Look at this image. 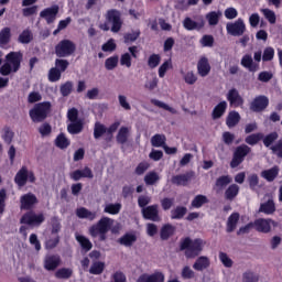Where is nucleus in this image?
I'll list each match as a JSON object with an SVG mask.
<instances>
[{
	"mask_svg": "<svg viewBox=\"0 0 282 282\" xmlns=\"http://www.w3.org/2000/svg\"><path fill=\"white\" fill-rule=\"evenodd\" d=\"M21 63H23V53L21 51L10 52L6 55L4 63L0 67L1 76L17 74L21 69Z\"/></svg>",
	"mask_w": 282,
	"mask_h": 282,
	"instance_id": "nucleus-1",
	"label": "nucleus"
},
{
	"mask_svg": "<svg viewBox=\"0 0 282 282\" xmlns=\"http://www.w3.org/2000/svg\"><path fill=\"white\" fill-rule=\"evenodd\" d=\"M204 246H206L204 239L196 238L193 240L189 237H186L181 240L180 250H185L186 259H195L202 254Z\"/></svg>",
	"mask_w": 282,
	"mask_h": 282,
	"instance_id": "nucleus-2",
	"label": "nucleus"
},
{
	"mask_svg": "<svg viewBox=\"0 0 282 282\" xmlns=\"http://www.w3.org/2000/svg\"><path fill=\"white\" fill-rule=\"evenodd\" d=\"M52 109V104L50 101H43L36 104L30 111L29 116L33 122H43L47 118V113Z\"/></svg>",
	"mask_w": 282,
	"mask_h": 282,
	"instance_id": "nucleus-3",
	"label": "nucleus"
},
{
	"mask_svg": "<svg viewBox=\"0 0 282 282\" xmlns=\"http://www.w3.org/2000/svg\"><path fill=\"white\" fill-rule=\"evenodd\" d=\"M106 21L110 23V31L118 34L122 30V13L117 9H110L106 12Z\"/></svg>",
	"mask_w": 282,
	"mask_h": 282,
	"instance_id": "nucleus-4",
	"label": "nucleus"
},
{
	"mask_svg": "<svg viewBox=\"0 0 282 282\" xmlns=\"http://www.w3.org/2000/svg\"><path fill=\"white\" fill-rule=\"evenodd\" d=\"M111 226H113V219L109 217H101L97 224L90 226L88 232L90 237H98L99 232H109L111 230Z\"/></svg>",
	"mask_w": 282,
	"mask_h": 282,
	"instance_id": "nucleus-5",
	"label": "nucleus"
},
{
	"mask_svg": "<svg viewBox=\"0 0 282 282\" xmlns=\"http://www.w3.org/2000/svg\"><path fill=\"white\" fill-rule=\"evenodd\" d=\"M76 52V44L72 42V40H62L55 46V54L58 58H67V56H72Z\"/></svg>",
	"mask_w": 282,
	"mask_h": 282,
	"instance_id": "nucleus-6",
	"label": "nucleus"
},
{
	"mask_svg": "<svg viewBox=\"0 0 282 282\" xmlns=\"http://www.w3.org/2000/svg\"><path fill=\"white\" fill-rule=\"evenodd\" d=\"M28 180L31 184H34L36 176H34V172L28 170V166H22L15 174L14 182L20 188H23L28 184Z\"/></svg>",
	"mask_w": 282,
	"mask_h": 282,
	"instance_id": "nucleus-7",
	"label": "nucleus"
},
{
	"mask_svg": "<svg viewBox=\"0 0 282 282\" xmlns=\"http://www.w3.org/2000/svg\"><path fill=\"white\" fill-rule=\"evenodd\" d=\"M252 151V149L246 144H241L236 148L234 152L232 160L230 162V167L231 169H237L243 160H246V156Z\"/></svg>",
	"mask_w": 282,
	"mask_h": 282,
	"instance_id": "nucleus-8",
	"label": "nucleus"
},
{
	"mask_svg": "<svg viewBox=\"0 0 282 282\" xmlns=\"http://www.w3.org/2000/svg\"><path fill=\"white\" fill-rule=\"evenodd\" d=\"M254 230L258 232H263L264 235H268V232L272 231L273 228H276L279 226V223L272 220L271 218H258L253 221Z\"/></svg>",
	"mask_w": 282,
	"mask_h": 282,
	"instance_id": "nucleus-9",
	"label": "nucleus"
},
{
	"mask_svg": "<svg viewBox=\"0 0 282 282\" xmlns=\"http://www.w3.org/2000/svg\"><path fill=\"white\" fill-rule=\"evenodd\" d=\"M227 34L230 36H243L246 34V23L243 19H238L235 22H228L226 24Z\"/></svg>",
	"mask_w": 282,
	"mask_h": 282,
	"instance_id": "nucleus-10",
	"label": "nucleus"
},
{
	"mask_svg": "<svg viewBox=\"0 0 282 282\" xmlns=\"http://www.w3.org/2000/svg\"><path fill=\"white\" fill-rule=\"evenodd\" d=\"M141 215L148 221H162V217H160V205L158 204L149 205L141 209Z\"/></svg>",
	"mask_w": 282,
	"mask_h": 282,
	"instance_id": "nucleus-11",
	"label": "nucleus"
},
{
	"mask_svg": "<svg viewBox=\"0 0 282 282\" xmlns=\"http://www.w3.org/2000/svg\"><path fill=\"white\" fill-rule=\"evenodd\" d=\"M43 221H45V215L29 212L22 216L20 224H26L28 226H41Z\"/></svg>",
	"mask_w": 282,
	"mask_h": 282,
	"instance_id": "nucleus-12",
	"label": "nucleus"
},
{
	"mask_svg": "<svg viewBox=\"0 0 282 282\" xmlns=\"http://www.w3.org/2000/svg\"><path fill=\"white\" fill-rule=\"evenodd\" d=\"M270 105V99L265 95L257 96L250 104V110L254 113H261V111H265L268 106Z\"/></svg>",
	"mask_w": 282,
	"mask_h": 282,
	"instance_id": "nucleus-13",
	"label": "nucleus"
},
{
	"mask_svg": "<svg viewBox=\"0 0 282 282\" xmlns=\"http://www.w3.org/2000/svg\"><path fill=\"white\" fill-rule=\"evenodd\" d=\"M39 204V198L32 193L24 194L20 197V210H32Z\"/></svg>",
	"mask_w": 282,
	"mask_h": 282,
	"instance_id": "nucleus-14",
	"label": "nucleus"
},
{
	"mask_svg": "<svg viewBox=\"0 0 282 282\" xmlns=\"http://www.w3.org/2000/svg\"><path fill=\"white\" fill-rule=\"evenodd\" d=\"M58 6L55 4L53 7L46 8L40 12L41 19H45L46 23L51 25V23H54L56 21V17H58Z\"/></svg>",
	"mask_w": 282,
	"mask_h": 282,
	"instance_id": "nucleus-15",
	"label": "nucleus"
},
{
	"mask_svg": "<svg viewBox=\"0 0 282 282\" xmlns=\"http://www.w3.org/2000/svg\"><path fill=\"white\" fill-rule=\"evenodd\" d=\"M194 177L195 172H187L185 174L174 175L172 177V184H175V186H188Z\"/></svg>",
	"mask_w": 282,
	"mask_h": 282,
	"instance_id": "nucleus-16",
	"label": "nucleus"
},
{
	"mask_svg": "<svg viewBox=\"0 0 282 282\" xmlns=\"http://www.w3.org/2000/svg\"><path fill=\"white\" fill-rule=\"evenodd\" d=\"M204 18H199L197 21H195L187 17L183 20V28H185L188 32H193V30L199 32V30L204 29Z\"/></svg>",
	"mask_w": 282,
	"mask_h": 282,
	"instance_id": "nucleus-17",
	"label": "nucleus"
},
{
	"mask_svg": "<svg viewBox=\"0 0 282 282\" xmlns=\"http://www.w3.org/2000/svg\"><path fill=\"white\" fill-rule=\"evenodd\" d=\"M70 180L78 182L86 177L88 180H94V172L89 167H84L83 170H75L69 174Z\"/></svg>",
	"mask_w": 282,
	"mask_h": 282,
	"instance_id": "nucleus-18",
	"label": "nucleus"
},
{
	"mask_svg": "<svg viewBox=\"0 0 282 282\" xmlns=\"http://www.w3.org/2000/svg\"><path fill=\"white\" fill-rule=\"evenodd\" d=\"M165 276L161 271H155L154 273H143L141 274L137 282H164Z\"/></svg>",
	"mask_w": 282,
	"mask_h": 282,
	"instance_id": "nucleus-19",
	"label": "nucleus"
},
{
	"mask_svg": "<svg viewBox=\"0 0 282 282\" xmlns=\"http://www.w3.org/2000/svg\"><path fill=\"white\" fill-rule=\"evenodd\" d=\"M61 265V256L58 254H48L44 258V268L52 272Z\"/></svg>",
	"mask_w": 282,
	"mask_h": 282,
	"instance_id": "nucleus-20",
	"label": "nucleus"
},
{
	"mask_svg": "<svg viewBox=\"0 0 282 282\" xmlns=\"http://www.w3.org/2000/svg\"><path fill=\"white\" fill-rule=\"evenodd\" d=\"M227 100L229 101L231 107H241L243 105V97L239 95V90L232 88L227 94Z\"/></svg>",
	"mask_w": 282,
	"mask_h": 282,
	"instance_id": "nucleus-21",
	"label": "nucleus"
},
{
	"mask_svg": "<svg viewBox=\"0 0 282 282\" xmlns=\"http://www.w3.org/2000/svg\"><path fill=\"white\" fill-rule=\"evenodd\" d=\"M193 268L197 272H204V270H208V268H210V258L206 256L198 257L194 262Z\"/></svg>",
	"mask_w": 282,
	"mask_h": 282,
	"instance_id": "nucleus-22",
	"label": "nucleus"
},
{
	"mask_svg": "<svg viewBox=\"0 0 282 282\" xmlns=\"http://www.w3.org/2000/svg\"><path fill=\"white\" fill-rule=\"evenodd\" d=\"M240 65L250 72H259V66L254 63V59H252V55L250 54L242 56Z\"/></svg>",
	"mask_w": 282,
	"mask_h": 282,
	"instance_id": "nucleus-23",
	"label": "nucleus"
},
{
	"mask_svg": "<svg viewBox=\"0 0 282 282\" xmlns=\"http://www.w3.org/2000/svg\"><path fill=\"white\" fill-rule=\"evenodd\" d=\"M259 213H263L264 215H274V213H276L274 199L269 198L267 202L262 203L260 205Z\"/></svg>",
	"mask_w": 282,
	"mask_h": 282,
	"instance_id": "nucleus-24",
	"label": "nucleus"
},
{
	"mask_svg": "<svg viewBox=\"0 0 282 282\" xmlns=\"http://www.w3.org/2000/svg\"><path fill=\"white\" fill-rule=\"evenodd\" d=\"M197 72L199 76H202V78H205V76H208L210 74V63H208V59L206 57H202L198 61Z\"/></svg>",
	"mask_w": 282,
	"mask_h": 282,
	"instance_id": "nucleus-25",
	"label": "nucleus"
},
{
	"mask_svg": "<svg viewBox=\"0 0 282 282\" xmlns=\"http://www.w3.org/2000/svg\"><path fill=\"white\" fill-rule=\"evenodd\" d=\"M76 216L79 219H88V221H94V219H96L97 214L96 212H90L89 209L85 208V207H80L76 209Z\"/></svg>",
	"mask_w": 282,
	"mask_h": 282,
	"instance_id": "nucleus-26",
	"label": "nucleus"
},
{
	"mask_svg": "<svg viewBox=\"0 0 282 282\" xmlns=\"http://www.w3.org/2000/svg\"><path fill=\"white\" fill-rule=\"evenodd\" d=\"M279 166L274 165L269 170L262 171L261 177H263V180H267V182H274L276 177H279Z\"/></svg>",
	"mask_w": 282,
	"mask_h": 282,
	"instance_id": "nucleus-27",
	"label": "nucleus"
},
{
	"mask_svg": "<svg viewBox=\"0 0 282 282\" xmlns=\"http://www.w3.org/2000/svg\"><path fill=\"white\" fill-rule=\"evenodd\" d=\"M226 109H228V104L226 101H220L212 112L213 120H219V118L226 113Z\"/></svg>",
	"mask_w": 282,
	"mask_h": 282,
	"instance_id": "nucleus-28",
	"label": "nucleus"
},
{
	"mask_svg": "<svg viewBox=\"0 0 282 282\" xmlns=\"http://www.w3.org/2000/svg\"><path fill=\"white\" fill-rule=\"evenodd\" d=\"M239 213H232L227 219V232H235L237 224H239Z\"/></svg>",
	"mask_w": 282,
	"mask_h": 282,
	"instance_id": "nucleus-29",
	"label": "nucleus"
},
{
	"mask_svg": "<svg viewBox=\"0 0 282 282\" xmlns=\"http://www.w3.org/2000/svg\"><path fill=\"white\" fill-rule=\"evenodd\" d=\"M166 144V135L165 134H154L151 138V145L155 149H164Z\"/></svg>",
	"mask_w": 282,
	"mask_h": 282,
	"instance_id": "nucleus-30",
	"label": "nucleus"
},
{
	"mask_svg": "<svg viewBox=\"0 0 282 282\" xmlns=\"http://www.w3.org/2000/svg\"><path fill=\"white\" fill-rule=\"evenodd\" d=\"M237 195H239V185L231 184L228 186V188L225 191V199L228 202H232Z\"/></svg>",
	"mask_w": 282,
	"mask_h": 282,
	"instance_id": "nucleus-31",
	"label": "nucleus"
},
{
	"mask_svg": "<svg viewBox=\"0 0 282 282\" xmlns=\"http://www.w3.org/2000/svg\"><path fill=\"white\" fill-rule=\"evenodd\" d=\"M221 11H210L206 14L205 19L208 21V25L215 26L218 25L219 20L221 19Z\"/></svg>",
	"mask_w": 282,
	"mask_h": 282,
	"instance_id": "nucleus-32",
	"label": "nucleus"
},
{
	"mask_svg": "<svg viewBox=\"0 0 282 282\" xmlns=\"http://www.w3.org/2000/svg\"><path fill=\"white\" fill-rule=\"evenodd\" d=\"M239 120H241V116L237 111H231L227 116L226 124L229 129H232V127H237L239 124Z\"/></svg>",
	"mask_w": 282,
	"mask_h": 282,
	"instance_id": "nucleus-33",
	"label": "nucleus"
},
{
	"mask_svg": "<svg viewBox=\"0 0 282 282\" xmlns=\"http://www.w3.org/2000/svg\"><path fill=\"white\" fill-rule=\"evenodd\" d=\"M135 241H138V237L133 234H126L119 239V243L126 248H131Z\"/></svg>",
	"mask_w": 282,
	"mask_h": 282,
	"instance_id": "nucleus-34",
	"label": "nucleus"
},
{
	"mask_svg": "<svg viewBox=\"0 0 282 282\" xmlns=\"http://www.w3.org/2000/svg\"><path fill=\"white\" fill-rule=\"evenodd\" d=\"M173 235H175V226L166 224L161 228V239L163 241H166V239L173 237Z\"/></svg>",
	"mask_w": 282,
	"mask_h": 282,
	"instance_id": "nucleus-35",
	"label": "nucleus"
},
{
	"mask_svg": "<svg viewBox=\"0 0 282 282\" xmlns=\"http://www.w3.org/2000/svg\"><path fill=\"white\" fill-rule=\"evenodd\" d=\"M228 184H232V176L230 175H223L216 180L215 186L219 191H224Z\"/></svg>",
	"mask_w": 282,
	"mask_h": 282,
	"instance_id": "nucleus-36",
	"label": "nucleus"
},
{
	"mask_svg": "<svg viewBox=\"0 0 282 282\" xmlns=\"http://www.w3.org/2000/svg\"><path fill=\"white\" fill-rule=\"evenodd\" d=\"M75 239H76V241H78V243L80 245L83 250H85L86 252H89V250H91V248H94V245L91 243V241L88 240V238L85 236H80V235L76 234Z\"/></svg>",
	"mask_w": 282,
	"mask_h": 282,
	"instance_id": "nucleus-37",
	"label": "nucleus"
},
{
	"mask_svg": "<svg viewBox=\"0 0 282 282\" xmlns=\"http://www.w3.org/2000/svg\"><path fill=\"white\" fill-rule=\"evenodd\" d=\"M33 39H34V35L32 34V31L30 29H25L19 35L18 41L23 45H28V43H32Z\"/></svg>",
	"mask_w": 282,
	"mask_h": 282,
	"instance_id": "nucleus-38",
	"label": "nucleus"
},
{
	"mask_svg": "<svg viewBox=\"0 0 282 282\" xmlns=\"http://www.w3.org/2000/svg\"><path fill=\"white\" fill-rule=\"evenodd\" d=\"M128 140H129V128L121 127L117 133V142L118 144H127Z\"/></svg>",
	"mask_w": 282,
	"mask_h": 282,
	"instance_id": "nucleus-39",
	"label": "nucleus"
},
{
	"mask_svg": "<svg viewBox=\"0 0 282 282\" xmlns=\"http://www.w3.org/2000/svg\"><path fill=\"white\" fill-rule=\"evenodd\" d=\"M122 210V204L116 203V204H107L104 208V213H107L108 215H118Z\"/></svg>",
	"mask_w": 282,
	"mask_h": 282,
	"instance_id": "nucleus-40",
	"label": "nucleus"
},
{
	"mask_svg": "<svg viewBox=\"0 0 282 282\" xmlns=\"http://www.w3.org/2000/svg\"><path fill=\"white\" fill-rule=\"evenodd\" d=\"M188 213V209L184 206H177L171 210V219H183V217Z\"/></svg>",
	"mask_w": 282,
	"mask_h": 282,
	"instance_id": "nucleus-41",
	"label": "nucleus"
},
{
	"mask_svg": "<svg viewBox=\"0 0 282 282\" xmlns=\"http://www.w3.org/2000/svg\"><path fill=\"white\" fill-rule=\"evenodd\" d=\"M143 180H144L147 186H153V185L158 184V182L160 180V174H158V172H149L148 174H145Z\"/></svg>",
	"mask_w": 282,
	"mask_h": 282,
	"instance_id": "nucleus-42",
	"label": "nucleus"
},
{
	"mask_svg": "<svg viewBox=\"0 0 282 282\" xmlns=\"http://www.w3.org/2000/svg\"><path fill=\"white\" fill-rule=\"evenodd\" d=\"M68 133H72V135H76L83 131V121H72L67 126Z\"/></svg>",
	"mask_w": 282,
	"mask_h": 282,
	"instance_id": "nucleus-43",
	"label": "nucleus"
},
{
	"mask_svg": "<svg viewBox=\"0 0 282 282\" xmlns=\"http://www.w3.org/2000/svg\"><path fill=\"white\" fill-rule=\"evenodd\" d=\"M72 91H74V82L68 80L59 86V93L64 98H67Z\"/></svg>",
	"mask_w": 282,
	"mask_h": 282,
	"instance_id": "nucleus-44",
	"label": "nucleus"
},
{
	"mask_svg": "<svg viewBox=\"0 0 282 282\" xmlns=\"http://www.w3.org/2000/svg\"><path fill=\"white\" fill-rule=\"evenodd\" d=\"M263 140V133H253L248 137H246L245 142L246 144H249L250 147H254L256 144H259Z\"/></svg>",
	"mask_w": 282,
	"mask_h": 282,
	"instance_id": "nucleus-45",
	"label": "nucleus"
},
{
	"mask_svg": "<svg viewBox=\"0 0 282 282\" xmlns=\"http://www.w3.org/2000/svg\"><path fill=\"white\" fill-rule=\"evenodd\" d=\"M204 204H208V197L205 195H196L191 203L192 208H202Z\"/></svg>",
	"mask_w": 282,
	"mask_h": 282,
	"instance_id": "nucleus-46",
	"label": "nucleus"
},
{
	"mask_svg": "<svg viewBox=\"0 0 282 282\" xmlns=\"http://www.w3.org/2000/svg\"><path fill=\"white\" fill-rule=\"evenodd\" d=\"M10 28H3L0 31V46L3 47V45H8L10 43V37H11V33H10Z\"/></svg>",
	"mask_w": 282,
	"mask_h": 282,
	"instance_id": "nucleus-47",
	"label": "nucleus"
},
{
	"mask_svg": "<svg viewBox=\"0 0 282 282\" xmlns=\"http://www.w3.org/2000/svg\"><path fill=\"white\" fill-rule=\"evenodd\" d=\"M107 133V127L100 122H96L94 127V138L95 140H99V138H102V134Z\"/></svg>",
	"mask_w": 282,
	"mask_h": 282,
	"instance_id": "nucleus-48",
	"label": "nucleus"
},
{
	"mask_svg": "<svg viewBox=\"0 0 282 282\" xmlns=\"http://www.w3.org/2000/svg\"><path fill=\"white\" fill-rule=\"evenodd\" d=\"M242 282H259V273L247 270L242 273Z\"/></svg>",
	"mask_w": 282,
	"mask_h": 282,
	"instance_id": "nucleus-49",
	"label": "nucleus"
},
{
	"mask_svg": "<svg viewBox=\"0 0 282 282\" xmlns=\"http://www.w3.org/2000/svg\"><path fill=\"white\" fill-rule=\"evenodd\" d=\"M55 145L58 149H67V147H69V139H67V137H65V134L61 133L55 139Z\"/></svg>",
	"mask_w": 282,
	"mask_h": 282,
	"instance_id": "nucleus-50",
	"label": "nucleus"
},
{
	"mask_svg": "<svg viewBox=\"0 0 282 282\" xmlns=\"http://www.w3.org/2000/svg\"><path fill=\"white\" fill-rule=\"evenodd\" d=\"M62 72L58 68L52 67L48 70V80L50 83H58L61 80Z\"/></svg>",
	"mask_w": 282,
	"mask_h": 282,
	"instance_id": "nucleus-51",
	"label": "nucleus"
},
{
	"mask_svg": "<svg viewBox=\"0 0 282 282\" xmlns=\"http://www.w3.org/2000/svg\"><path fill=\"white\" fill-rule=\"evenodd\" d=\"M262 140H263L264 147L270 148L272 147V144H274V142H276V140H279V133L271 132L270 134L262 138Z\"/></svg>",
	"mask_w": 282,
	"mask_h": 282,
	"instance_id": "nucleus-52",
	"label": "nucleus"
},
{
	"mask_svg": "<svg viewBox=\"0 0 282 282\" xmlns=\"http://www.w3.org/2000/svg\"><path fill=\"white\" fill-rule=\"evenodd\" d=\"M152 105H154L155 107H159L160 109H164L165 111H170V113H177V110L166 104H164L163 101H160L158 99H152L151 100Z\"/></svg>",
	"mask_w": 282,
	"mask_h": 282,
	"instance_id": "nucleus-53",
	"label": "nucleus"
},
{
	"mask_svg": "<svg viewBox=\"0 0 282 282\" xmlns=\"http://www.w3.org/2000/svg\"><path fill=\"white\" fill-rule=\"evenodd\" d=\"M219 261L223 263L225 268H232V259L228 257V253L220 251L218 254Z\"/></svg>",
	"mask_w": 282,
	"mask_h": 282,
	"instance_id": "nucleus-54",
	"label": "nucleus"
},
{
	"mask_svg": "<svg viewBox=\"0 0 282 282\" xmlns=\"http://www.w3.org/2000/svg\"><path fill=\"white\" fill-rule=\"evenodd\" d=\"M260 12L264 15V19L269 21V23L274 24L276 23V13L270 9H261Z\"/></svg>",
	"mask_w": 282,
	"mask_h": 282,
	"instance_id": "nucleus-55",
	"label": "nucleus"
},
{
	"mask_svg": "<svg viewBox=\"0 0 282 282\" xmlns=\"http://www.w3.org/2000/svg\"><path fill=\"white\" fill-rule=\"evenodd\" d=\"M73 273L74 271H72V269L62 268L56 271L55 276L56 279H69Z\"/></svg>",
	"mask_w": 282,
	"mask_h": 282,
	"instance_id": "nucleus-56",
	"label": "nucleus"
},
{
	"mask_svg": "<svg viewBox=\"0 0 282 282\" xmlns=\"http://www.w3.org/2000/svg\"><path fill=\"white\" fill-rule=\"evenodd\" d=\"M105 272V263L102 262H95L89 269L90 274H102Z\"/></svg>",
	"mask_w": 282,
	"mask_h": 282,
	"instance_id": "nucleus-57",
	"label": "nucleus"
},
{
	"mask_svg": "<svg viewBox=\"0 0 282 282\" xmlns=\"http://www.w3.org/2000/svg\"><path fill=\"white\" fill-rule=\"evenodd\" d=\"M118 56H111L107 58L105 62L106 69H108L109 72H111V69H116V67H118Z\"/></svg>",
	"mask_w": 282,
	"mask_h": 282,
	"instance_id": "nucleus-58",
	"label": "nucleus"
},
{
	"mask_svg": "<svg viewBox=\"0 0 282 282\" xmlns=\"http://www.w3.org/2000/svg\"><path fill=\"white\" fill-rule=\"evenodd\" d=\"M51 226H52V229H51V234L52 235H58V232H61V220L58 219V217H53L51 219Z\"/></svg>",
	"mask_w": 282,
	"mask_h": 282,
	"instance_id": "nucleus-59",
	"label": "nucleus"
},
{
	"mask_svg": "<svg viewBox=\"0 0 282 282\" xmlns=\"http://www.w3.org/2000/svg\"><path fill=\"white\" fill-rule=\"evenodd\" d=\"M274 58V48L273 47H265L262 53V61L263 63H268Z\"/></svg>",
	"mask_w": 282,
	"mask_h": 282,
	"instance_id": "nucleus-60",
	"label": "nucleus"
},
{
	"mask_svg": "<svg viewBox=\"0 0 282 282\" xmlns=\"http://www.w3.org/2000/svg\"><path fill=\"white\" fill-rule=\"evenodd\" d=\"M69 67V62L67 59H55V69H58L62 74Z\"/></svg>",
	"mask_w": 282,
	"mask_h": 282,
	"instance_id": "nucleus-61",
	"label": "nucleus"
},
{
	"mask_svg": "<svg viewBox=\"0 0 282 282\" xmlns=\"http://www.w3.org/2000/svg\"><path fill=\"white\" fill-rule=\"evenodd\" d=\"M248 183L251 191H257V188L259 187V176L257 174L249 175Z\"/></svg>",
	"mask_w": 282,
	"mask_h": 282,
	"instance_id": "nucleus-62",
	"label": "nucleus"
},
{
	"mask_svg": "<svg viewBox=\"0 0 282 282\" xmlns=\"http://www.w3.org/2000/svg\"><path fill=\"white\" fill-rule=\"evenodd\" d=\"M161 57L158 54H152L148 59V65L150 69H155L160 65Z\"/></svg>",
	"mask_w": 282,
	"mask_h": 282,
	"instance_id": "nucleus-63",
	"label": "nucleus"
},
{
	"mask_svg": "<svg viewBox=\"0 0 282 282\" xmlns=\"http://www.w3.org/2000/svg\"><path fill=\"white\" fill-rule=\"evenodd\" d=\"M270 150L278 158H282V140H279L274 145H271Z\"/></svg>",
	"mask_w": 282,
	"mask_h": 282,
	"instance_id": "nucleus-64",
	"label": "nucleus"
}]
</instances>
